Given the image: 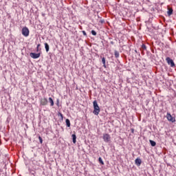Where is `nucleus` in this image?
<instances>
[{
    "instance_id": "f257e3e1",
    "label": "nucleus",
    "mask_w": 176,
    "mask_h": 176,
    "mask_svg": "<svg viewBox=\"0 0 176 176\" xmlns=\"http://www.w3.org/2000/svg\"><path fill=\"white\" fill-rule=\"evenodd\" d=\"M93 104H94L93 113L94 115L98 116V114L100 113V107L98 106V104L97 103V100H94Z\"/></svg>"
},
{
    "instance_id": "f03ea898",
    "label": "nucleus",
    "mask_w": 176,
    "mask_h": 176,
    "mask_svg": "<svg viewBox=\"0 0 176 176\" xmlns=\"http://www.w3.org/2000/svg\"><path fill=\"white\" fill-rule=\"evenodd\" d=\"M22 35H23V36H28L30 35V30H28V28L25 27L22 28Z\"/></svg>"
},
{
    "instance_id": "7ed1b4c3",
    "label": "nucleus",
    "mask_w": 176,
    "mask_h": 176,
    "mask_svg": "<svg viewBox=\"0 0 176 176\" xmlns=\"http://www.w3.org/2000/svg\"><path fill=\"white\" fill-rule=\"evenodd\" d=\"M102 139L104 142H109L111 141V135L108 133H104L103 134Z\"/></svg>"
},
{
    "instance_id": "20e7f679",
    "label": "nucleus",
    "mask_w": 176,
    "mask_h": 176,
    "mask_svg": "<svg viewBox=\"0 0 176 176\" xmlns=\"http://www.w3.org/2000/svg\"><path fill=\"white\" fill-rule=\"evenodd\" d=\"M166 119H168V122H171L172 123L175 122V118L173 117L170 113H167Z\"/></svg>"
},
{
    "instance_id": "39448f33",
    "label": "nucleus",
    "mask_w": 176,
    "mask_h": 176,
    "mask_svg": "<svg viewBox=\"0 0 176 176\" xmlns=\"http://www.w3.org/2000/svg\"><path fill=\"white\" fill-rule=\"evenodd\" d=\"M166 61L170 65V67H175V63H174V60L173 59H170V57H167L166 58Z\"/></svg>"
},
{
    "instance_id": "423d86ee",
    "label": "nucleus",
    "mask_w": 176,
    "mask_h": 176,
    "mask_svg": "<svg viewBox=\"0 0 176 176\" xmlns=\"http://www.w3.org/2000/svg\"><path fill=\"white\" fill-rule=\"evenodd\" d=\"M30 56L32 57V58H39L41 57V53L36 54L32 52L30 54Z\"/></svg>"
},
{
    "instance_id": "0eeeda50",
    "label": "nucleus",
    "mask_w": 176,
    "mask_h": 176,
    "mask_svg": "<svg viewBox=\"0 0 176 176\" xmlns=\"http://www.w3.org/2000/svg\"><path fill=\"white\" fill-rule=\"evenodd\" d=\"M41 105H47V99L46 98H42L41 100Z\"/></svg>"
},
{
    "instance_id": "6e6552de",
    "label": "nucleus",
    "mask_w": 176,
    "mask_h": 176,
    "mask_svg": "<svg viewBox=\"0 0 176 176\" xmlns=\"http://www.w3.org/2000/svg\"><path fill=\"white\" fill-rule=\"evenodd\" d=\"M141 163H142V161L140 158H137L135 160V164H136V166H141Z\"/></svg>"
},
{
    "instance_id": "1a4fd4ad",
    "label": "nucleus",
    "mask_w": 176,
    "mask_h": 176,
    "mask_svg": "<svg viewBox=\"0 0 176 176\" xmlns=\"http://www.w3.org/2000/svg\"><path fill=\"white\" fill-rule=\"evenodd\" d=\"M65 122H66V126L67 127H71V122L69 121V119H66Z\"/></svg>"
},
{
    "instance_id": "9d476101",
    "label": "nucleus",
    "mask_w": 176,
    "mask_h": 176,
    "mask_svg": "<svg viewBox=\"0 0 176 176\" xmlns=\"http://www.w3.org/2000/svg\"><path fill=\"white\" fill-rule=\"evenodd\" d=\"M72 141H73V142H74V144H76V135L73 134V135H72Z\"/></svg>"
},
{
    "instance_id": "9b49d317",
    "label": "nucleus",
    "mask_w": 176,
    "mask_h": 176,
    "mask_svg": "<svg viewBox=\"0 0 176 176\" xmlns=\"http://www.w3.org/2000/svg\"><path fill=\"white\" fill-rule=\"evenodd\" d=\"M173 8L168 9V10L167 12L168 16H171V14H173Z\"/></svg>"
},
{
    "instance_id": "f8f14e48",
    "label": "nucleus",
    "mask_w": 176,
    "mask_h": 176,
    "mask_svg": "<svg viewBox=\"0 0 176 176\" xmlns=\"http://www.w3.org/2000/svg\"><path fill=\"white\" fill-rule=\"evenodd\" d=\"M49 101L50 102V106L53 107L54 105V101H53V98H49Z\"/></svg>"
},
{
    "instance_id": "ddd939ff",
    "label": "nucleus",
    "mask_w": 176,
    "mask_h": 176,
    "mask_svg": "<svg viewBox=\"0 0 176 176\" xmlns=\"http://www.w3.org/2000/svg\"><path fill=\"white\" fill-rule=\"evenodd\" d=\"M114 56H115L116 58H119V56H120L119 52H118L117 50H115Z\"/></svg>"
},
{
    "instance_id": "4468645a",
    "label": "nucleus",
    "mask_w": 176,
    "mask_h": 176,
    "mask_svg": "<svg viewBox=\"0 0 176 176\" xmlns=\"http://www.w3.org/2000/svg\"><path fill=\"white\" fill-rule=\"evenodd\" d=\"M45 50H46V52L47 53V52H49V49H50L49 44H47V43H45Z\"/></svg>"
},
{
    "instance_id": "2eb2a0df",
    "label": "nucleus",
    "mask_w": 176,
    "mask_h": 176,
    "mask_svg": "<svg viewBox=\"0 0 176 176\" xmlns=\"http://www.w3.org/2000/svg\"><path fill=\"white\" fill-rule=\"evenodd\" d=\"M102 64H103V67H104V68H107V65H106V64H105V58H104V57L102 58Z\"/></svg>"
},
{
    "instance_id": "dca6fc26",
    "label": "nucleus",
    "mask_w": 176,
    "mask_h": 176,
    "mask_svg": "<svg viewBox=\"0 0 176 176\" xmlns=\"http://www.w3.org/2000/svg\"><path fill=\"white\" fill-rule=\"evenodd\" d=\"M150 144H151V146H156V142H155L153 140H150Z\"/></svg>"
},
{
    "instance_id": "f3484780",
    "label": "nucleus",
    "mask_w": 176,
    "mask_h": 176,
    "mask_svg": "<svg viewBox=\"0 0 176 176\" xmlns=\"http://www.w3.org/2000/svg\"><path fill=\"white\" fill-rule=\"evenodd\" d=\"M98 160H99V163L102 166H104V161H102V158H101V157H99Z\"/></svg>"
},
{
    "instance_id": "a211bd4d",
    "label": "nucleus",
    "mask_w": 176,
    "mask_h": 176,
    "mask_svg": "<svg viewBox=\"0 0 176 176\" xmlns=\"http://www.w3.org/2000/svg\"><path fill=\"white\" fill-rule=\"evenodd\" d=\"M58 116H60L62 120L64 119V116L60 112L58 113Z\"/></svg>"
},
{
    "instance_id": "6ab92c4d",
    "label": "nucleus",
    "mask_w": 176,
    "mask_h": 176,
    "mask_svg": "<svg viewBox=\"0 0 176 176\" xmlns=\"http://www.w3.org/2000/svg\"><path fill=\"white\" fill-rule=\"evenodd\" d=\"M142 49L143 50H146V45H145V44H142Z\"/></svg>"
},
{
    "instance_id": "aec40b11",
    "label": "nucleus",
    "mask_w": 176,
    "mask_h": 176,
    "mask_svg": "<svg viewBox=\"0 0 176 176\" xmlns=\"http://www.w3.org/2000/svg\"><path fill=\"white\" fill-rule=\"evenodd\" d=\"M91 34L92 35H94V36H96V35H97V32L95 30H91Z\"/></svg>"
},
{
    "instance_id": "412c9836",
    "label": "nucleus",
    "mask_w": 176,
    "mask_h": 176,
    "mask_svg": "<svg viewBox=\"0 0 176 176\" xmlns=\"http://www.w3.org/2000/svg\"><path fill=\"white\" fill-rule=\"evenodd\" d=\"M38 140H39V141H40V144H43V140H42V137L39 136V137H38Z\"/></svg>"
},
{
    "instance_id": "4be33fe9",
    "label": "nucleus",
    "mask_w": 176,
    "mask_h": 176,
    "mask_svg": "<svg viewBox=\"0 0 176 176\" xmlns=\"http://www.w3.org/2000/svg\"><path fill=\"white\" fill-rule=\"evenodd\" d=\"M41 46V44H38L37 45V47H36V52H39V47Z\"/></svg>"
},
{
    "instance_id": "5701e85b",
    "label": "nucleus",
    "mask_w": 176,
    "mask_h": 176,
    "mask_svg": "<svg viewBox=\"0 0 176 176\" xmlns=\"http://www.w3.org/2000/svg\"><path fill=\"white\" fill-rule=\"evenodd\" d=\"M82 34L85 36H87V34L86 33L85 31H82Z\"/></svg>"
}]
</instances>
